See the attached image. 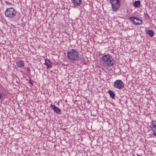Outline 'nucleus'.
<instances>
[{"instance_id":"20e7f679","label":"nucleus","mask_w":156,"mask_h":156,"mask_svg":"<svg viewBox=\"0 0 156 156\" xmlns=\"http://www.w3.org/2000/svg\"><path fill=\"white\" fill-rule=\"evenodd\" d=\"M121 0H110V3L112 5L113 11H117L120 6Z\"/></svg>"},{"instance_id":"9d476101","label":"nucleus","mask_w":156,"mask_h":156,"mask_svg":"<svg viewBox=\"0 0 156 156\" xmlns=\"http://www.w3.org/2000/svg\"><path fill=\"white\" fill-rule=\"evenodd\" d=\"M146 33L151 37H153L154 34V33L152 30H146Z\"/></svg>"},{"instance_id":"423d86ee","label":"nucleus","mask_w":156,"mask_h":156,"mask_svg":"<svg viewBox=\"0 0 156 156\" xmlns=\"http://www.w3.org/2000/svg\"><path fill=\"white\" fill-rule=\"evenodd\" d=\"M113 86L115 88L121 89L124 87V83L121 80H117L114 82Z\"/></svg>"},{"instance_id":"9b49d317","label":"nucleus","mask_w":156,"mask_h":156,"mask_svg":"<svg viewBox=\"0 0 156 156\" xmlns=\"http://www.w3.org/2000/svg\"><path fill=\"white\" fill-rule=\"evenodd\" d=\"M18 66L20 68L24 66V63L22 60H20L16 62Z\"/></svg>"},{"instance_id":"0eeeda50","label":"nucleus","mask_w":156,"mask_h":156,"mask_svg":"<svg viewBox=\"0 0 156 156\" xmlns=\"http://www.w3.org/2000/svg\"><path fill=\"white\" fill-rule=\"evenodd\" d=\"M51 107L54 110V111L57 114H60L61 113V110L55 105L51 104Z\"/></svg>"},{"instance_id":"ddd939ff","label":"nucleus","mask_w":156,"mask_h":156,"mask_svg":"<svg viewBox=\"0 0 156 156\" xmlns=\"http://www.w3.org/2000/svg\"><path fill=\"white\" fill-rule=\"evenodd\" d=\"M151 128V129L152 128L153 129H156V120L152 121Z\"/></svg>"},{"instance_id":"7ed1b4c3","label":"nucleus","mask_w":156,"mask_h":156,"mask_svg":"<svg viewBox=\"0 0 156 156\" xmlns=\"http://www.w3.org/2000/svg\"><path fill=\"white\" fill-rule=\"evenodd\" d=\"M16 14V11L13 8H9L7 9L5 11V16L10 18H12L15 17Z\"/></svg>"},{"instance_id":"dca6fc26","label":"nucleus","mask_w":156,"mask_h":156,"mask_svg":"<svg viewBox=\"0 0 156 156\" xmlns=\"http://www.w3.org/2000/svg\"><path fill=\"white\" fill-rule=\"evenodd\" d=\"M2 94L0 93V99H2Z\"/></svg>"},{"instance_id":"6e6552de","label":"nucleus","mask_w":156,"mask_h":156,"mask_svg":"<svg viewBox=\"0 0 156 156\" xmlns=\"http://www.w3.org/2000/svg\"><path fill=\"white\" fill-rule=\"evenodd\" d=\"M44 60L45 61L44 65L47 66V68H51L52 66V63L50 61L49 59H46Z\"/></svg>"},{"instance_id":"39448f33","label":"nucleus","mask_w":156,"mask_h":156,"mask_svg":"<svg viewBox=\"0 0 156 156\" xmlns=\"http://www.w3.org/2000/svg\"><path fill=\"white\" fill-rule=\"evenodd\" d=\"M129 20L133 25H140L142 24V21L139 18L133 16L129 18Z\"/></svg>"},{"instance_id":"f03ea898","label":"nucleus","mask_w":156,"mask_h":156,"mask_svg":"<svg viewBox=\"0 0 156 156\" xmlns=\"http://www.w3.org/2000/svg\"><path fill=\"white\" fill-rule=\"evenodd\" d=\"M102 59L105 63L109 66H112L114 62L112 57L108 54L103 55Z\"/></svg>"},{"instance_id":"4468645a","label":"nucleus","mask_w":156,"mask_h":156,"mask_svg":"<svg viewBox=\"0 0 156 156\" xmlns=\"http://www.w3.org/2000/svg\"><path fill=\"white\" fill-rule=\"evenodd\" d=\"M108 93L110 95V97L112 98H113L115 97V94L112 91L109 90Z\"/></svg>"},{"instance_id":"f257e3e1","label":"nucleus","mask_w":156,"mask_h":156,"mask_svg":"<svg viewBox=\"0 0 156 156\" xmlns=\"http://www.w3.org/2000/svg\"><path fill=\"white\" fill-rule=\"evenodd\" d=\"M67 57L69 60L72 61H77L79 59L78 53L74 49L68 50L67 52Z\"/></svg>"},{"instance_id":"f8f14e48","label":"nucleus","mask_w":156,"mask_h":156,"mask_svg":"<svg viewBox=\"0 0 156 156\" xmlns=\"http://www.w3.org/2000/svg\"><path fill=\"white\" fill-rule=\"evenodd\" d=\"M133 6L136 8H138L140 7V2L139 1H137L134 2L133 3Z\"/></svg>"},{"instance_id":"2eb2a0df","label":"nucleus","mask_w":156,"mask_h":156,"mask_svg":"<svg viewBox=\"0 0 156 156\" xmlns=\"http://www.w3.org/2000/svg\"><path fill=\"white\" fill-rule=\"evenodd\" d=\"M152 130L153 131V134L156 136V129H153L152 128Z\"/></svg>"},{"instance_id":"1a4fd4ad","label":"nucleus","mask_w":156,"mask_h":156,"mask_svg":"<svg viewBox=\"0 0 156 156\" xmlns=\"http://www.w3.org/2000/svg\"><path fill=\"white\" fill-rule=\"evenodd\" d=\"M72 3L74 6H79L81 4V0H73Z\"/></svg>"},{"instance_id":"f3484780","label":"nucleus","mask_w":156,"mask_h":156,"mask_svg":"<svg viewBox=\"0 0 156 156\" xmlns=\"http://www.w3.org/2000/svg\"><path fill=\"white\" fill-rule=\"evenodd\" d=\"M30 84H31L32 85H33V83L32 81H31L30 80Z\"/></svg>"}]
</instances>
